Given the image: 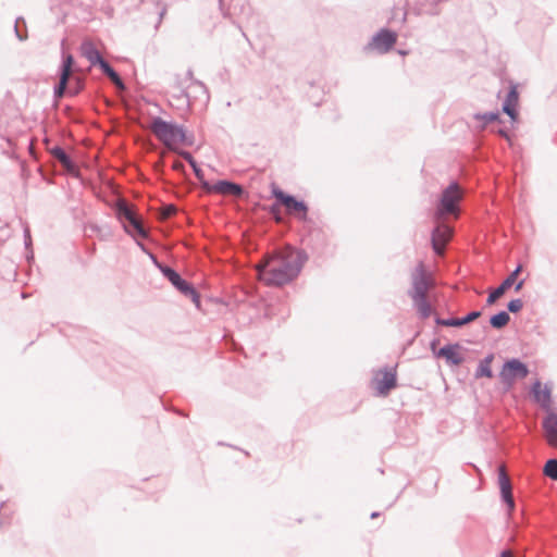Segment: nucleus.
Instances as JSON below:
<instances>
[{
    "label": "nucleus",
    "mask_w": 557,
    "mask_h": 557,
    "mask_svg": "<svg viewBox=\"0 0 557 557\" xmlns=\"http://www.w3.org/2000/svg\"><path fill=\"white\" fill-rule=\"evenodd\" d=\"M123 228L131 236L138 235L143 238L148 237L147 230L137 216H134L128 223H124Z\"/></svg>",
    "instance_id": "21"
},
{
    "label": "nucleus",
    "mask_w": 557,
    "mask_h": 557,
    "mask_svg": "<svg viewBox=\"0 0 557 557\" xmlns=\"http://www.w3.org/2000/svg\"><path fill=\"white\" fill-rule=\"evenodd\" d=\"M379 516H380V513H379V512H376V511H374V512H372V513H371V518H372V519H374V518H376V517H379Z\"/></svg>",
    "instance_id": "46"
},
{
    "label": "nucleus",
    "mask_w": 557,
    "mask_h": 557,
    "mask_svg": "<svg viewBox=\"0 0 557 557\" xmlns=\"http://www.w3.org/2000/svg\"><path fill=\"white\" fill-rule=\"evenodd\" d=\"M473 119L482 122V124L479 127H480V129H484L488 123L499 120V113L498 112L475 113L473 115Z\"/></svg>",
    "instance_id": "28"
},
{
    "label": "nucleus",
    "mask_w": 557,
    "mask_h": 557,
    "mask_svg": "<svg viewBox=\"0 0 557 557\" xmlns=\"http://www.w3.org/2000/svg\"><path fill=\"white\" fill-rule=\"evenodd\" d=\"M512 552L510 549H504L502 553H500V557H512Z\"/></svg>",
    "instance_id": "41"
},
{
    "label": "nucleus",
    "mask_w": 557,
    "mask_h": 557,
    "mask_svg": "<svg viewBox=\"0 0 557 557\" xmlns=\"http://www.w3.org/2000/svg\"><path fill=\"white\" fill-rule=\"evenodd\" d=\"M519 94L517 90V86H511L507 97L503 103V112L506 113L512 121H515L518 116V112L516 107L518 104Z\"/></svg>",
    "instance_id": "16"
},
{
    "label": "nucleus",
    "mask_w": 557,
    "mask_h": 557,
    "mask_svg": "<svg viewBox=\"0 0 557 557\" xmlns=\"http://www.w3.org/2000/svg\"><path fill=\"white\" fill-rule=\"evenodd\" d=\"M523 283H524V281H523V280H522V281H519V282L515 285V290H516V292H519V290L522 288Z\"/></svg>",
    "instance_id": "44"
},
{
    "label": "nucleus",
    "mask_w": 557,
    "mask_h": 557,
    "mask_svg": "<svg viewBox=\"0 0 557 557\" xmlns=\"http://www.w3.org/2000/svg\"><path fill=\"white\" fill-rule=\"evenodd\" d=\"M81 54L86 58L91 65H97L100 60L103 59L95 44L89 40L82 42Z\"/></svg>",
    "instance_id": "18"
},
{
    "label": "nucleus",
    "mask_w": 557,
    "mask_h": 557,
    "mask_svg": "<svg viewBox=\"0 0 557 557\" xmlns=\"http://www.w3.org/2000/svg\"><path fill=\"white\" fill-rule=\"evenodd\" d=\"M396 40L397 34L395 32L382 28L372 37V40L367 45L366 49H374L380 53H386L394 47Z\"/></svg>",
    "instance_id": "8"
},
{
    "label": "nucleus",
    "mask_w": 557,
    "mask_h": 557,
    "mask_svg": "<svg viewBox=\"0 0 557 557\" xmlns=\"http://www.w3.org/2000/svg\"><path fill=\"white\" fill-rule=\"evenodd\" d=\"M397 384L396 371L394 369H385L382 379L377 382V391L380 394L385 395Z\"/></svg>",
    "instance_id": "17"
},
{
    "label": "nucleus",
    "mask_w": 557,
    "mask_h": 557,
    "mask_svg": "<svg viewBox=\"0 0 557 557\" xmlns=\"http://www.w3.org/2000/svg\"><path fill=\"white\" fill-rule=\"evenodd\" d=\"M85 232L87 235L91 236L92 234L99 235L101 238H103V235L101 233V227L97 224H87L85 226Z\"/></svg>",
    "instance_id": "34"
},
{
    "label": "nucleus",
    "mask_w": 557,
    "mask_h": 557,
    "mask_svg": "<svg viewBox=\"0 0 557 557\" xmlns=\"http://www.w3.org/2000/svg\"><path fill=\"white\" fill-rule=\"evenodd\" d=\"M437 344H438V339H433V341L431 342V345H430V346H431V349L433 350V352H434V354L437 351V350H435V348H436Z\"/></svg>",
    "instance_id": "42"
},
{
    "label": "nucleus",
    "mask_w": 557,
    "mask_h": 557,
    "mask_svg": "<svg viewBox=\"0 0 557 557\" xmlns=\"http://www.w3.org/2000/svg\"><path fill=\"white\" fill-rule=\"evenodd\" d=\"M431 285V280L423 263H419L411 273V289H409L408 295L411 299L426 297Z\"/></svg>",
    "instance_id": "5"
},
{
    "label": "nucleus",
    "mask_w": 557,
    "mask_h": 557,
    "mask_svg": "<svg viewBox=\"0 0 557 557\" xmlns=\"http://www.w3.org/2000/svg\"><path fill=\"white\" fill-rule=\"evenodd\" d=\"M531 393L533 395L534 401L537 403L543 409H550L552 391L549 387L544 386V388H542V383L540 381H535L531 387Z\"/></svg>",
    "instance_id": "13"
},
{
    "label": "nucleus",
    "mask_w": 557,
    "mask_h": 557,
    "mask_svg": "<svg viewBox=\"0 0 557 557\" xmlns=\"http://www.w3.org/2000/svg\"><path fill=\"white\" fill-rule=\"evenodd\" d=\"M194 173H195V176L197 177V180L200 182V184L202 185L203 182H207L205 180V173L198 166L197 162L194 163V166H191Z\"/></svg>",
    "instance_id": "36"
},
{
    "label": "nucleus",
    "mask_w": 557,
    "mask_h": 557,
    "mask_svg": "<svg viewBox=\"0 0 557 557\" xmlns=\"http://www.w3.org/2000/svg\"><path fill=\"white\" fill-rule=\"evenodd\" d=\"M202 188L208 193H216L221 195H231L240 198L245 194V189L242 185L227 180H220L214 184L209 182L202 183Z\"/></svg>",
    "instance_id": "9"
},
{
    "label": "nucleus",
    "mask_w": 557,
    "mask_h": 557,
    "mask_svg": "<svg viewBox=\"0 0 557 557\" xmlns=\"http://www.w3.org/2000/svg\"><path fill=\"white\" fill-rule=\"evenodd\" d=\"M20 21H23V20H22V18H17V20H16V22H15V26H14V32H15L16 37H17L21 41H23V40H25V39H26L27 35H26V34H22V33H21V30H20V28H18V23H20Z\"/></svg>",
    "instance_id": "39"
},
{
    "label": "nucleus",
    "mask_w": 557,
    "mask_h": 557,
    "mask_svg": "<svg viewBox=\"0 0 557 557\" xmlns=\"http://www.w3.org/2000/svg\"><path fill=\"white\" fill-rule=\"evenodd\" d=\"M451 236V228L446 224H437L431 235V243L434 252L438 256L444 255L446 244Z\"/></svg>",
    "instance_id": "10"
},
{
    "label": "nucleus",
    "mask_w": 557,
    "mask_h": 557,
    "mask_svg": "<svg viewBox=\"0 0 557 557\" xmlns=\"http://www.w3.org/2000/svg\"><path fill=\"white\" fill-rule=\"evenodd\" d=\"M307 259L300 250L270 255L258 265V276L269 286L288 284L298 276Z\"/></svg>",
    "instance_id": "1"
},
{
    "label": "nucleus",
    "mask_w": 557,
    "mask_h": 557,
    "mask_svg": "<svg viewBox=\"0 0 557 557\" xmlns=\"http://www.w3.org/2000/svg\"><path fill=\"white\" fill-rule=\"evenodd\" d=\"M153 264L161 271L164 277L171 282V284L180 290L185 297H188L191 299V301L199 307L200 306V295L195 289V287L188 283L186 280H184L178 272H176L173 268L162 264L159 262V260L156 258L154 255L149 253Z\"/></svg>",
    "instance_id": "3"
},
{
    "label": "nucleus",
    "mask_w": 557,
    "mask_h": 557,
    "mask_svg": "<svg viewBox=\"0 0 557 557\" xmlns=\"http://www.w3.org/2000/svg\"><path fill=\"white\" fill-rule=\"evenodd\" d=\"M51 156L57 159L65 170H73L74 162L72 158L60 146H54L50 149Z\"/></svg>",
    "instance_id": "22"
},
{
    "label": "nucleus",
    "mask_w": 557,
    "mask_h": 557,
    "mask_svg": "<svg viewBox=\"0 0 557 557\" xmlns=\"http://www.w3.org/2000/svg\"><path fill=\"white\" fill-rule=\"evenodd\" d=\"M84 86H85L84 78L81 76H74L73 77V86L69 87V92L72 96H75L84 89Z\"/></svg>",
    "instance_id": "31"
},
{
    "label": "nucleus",
    "mask_w": 557,
    "mask_h": 557,
    "mask_svg": "<svg viewBox=\"0 0 557 557\" xmlns=\"http://www.w3.org/2000/svg\"><path fill=\"white\" fill-rule=\"evenodd\" d=\"M270 213L273 215L276 222H282L283 218L278 208V205L274 203L270 208Z\"/></svg>",
    "instance_id": "37"
},
{
    "label": "nucleus",
    "mask_w": 557,
    "mask_h": 557,
    "mask_svg": "<svg viewBox=\"0 0 557 557\" xmlns=\"http://www.w3.org/2000/svg\"><path fill=\"white\" fill-rule=\"evenodd\" d=\"M522 270V267L521 265H518L503 282L502 284L495 288L494 290H492L488 296H487V299H486V304L487 305H493L499 297H502L505 292L510 288L516 280H517V276L518 274L521 272Z\"/></svg>",
    "instance_id": "12"
},
{
    "label": "nucleus",
    "mask_w": 557,
    "mask_h": 557,
    "mask_svg": "<svg viewBox=\"0 0 557 557\" xmlns=\"http://www.w3.org/2000/svg\"><path fill=\"white\" fill-rule=\"evenodd\" d=\"M510 321V315L507 311L502 310L490 318V324L496 330L505 327Z\"/></svg>",
    "instance_id": "27"
},
{
    "label": "nucleus",
    "mask_w": 557,
    "mask_h": 557,
    "mask_svg": "<svg viewBox=\"0 0 557 557\" xmlns=\"http://www.w3.org/2000/svg\"><path fill=\"white\" fill-rule=\"evenodd\" d=\"M272 194L276 201L285 207L288 214H295L300 221L307 220L309 208L304 200H298L280 188H273Z\"/></svg>",
    "instance_id": "4"
},
{
    "label": "nucleus",
    "mask_w": 557,
    "mask_h": 557,
    "mask_svg": "<svg viewBox=\"0 0 557 557\" xmlns=\"http://www.w3.org/2000/svg\"><path fill=\"white\" fill-rule=\"evenodd\" d=\"M115 213L116 218L122 222V224L128 223L134 216H136L133 210L124 201H121L116 205Z\"/></svg>",
    "instance_id": "26"
},
{
    "label": "nucleus",
    "mask_w": 557,
    "mask_h": 557,
    "mask_svg": "<svg viewBox=\"0 0 557 557\" xmlns=\"http://www.w3.org/2000/svg\"><path fill=\"white\" fill-rule=\"evenodd\" d=\"M543 428L549 443L557 446V413L549 412L543 420Z\"/></svg>",
    "instance_id": "19"
},
{
    "label": "nucleus",
    "mask_w": 557,
    "mask_h": 557,
    "mask_svg": "<svg viewBox=\"0 0 557 557\" xmlns=\"http://www.w3.org/2000/svg\"><path fill=\"white\" fill-rule=\"evenodd\" d=\"M529 374V369L521 360L512 358L507 360L499 373L503 383L511 385L516 379H524Z\"/></svg>",
    "instance_id": "7"
},
{
    "label": "nucleus",
    "mask_w": 557,
    "mask_h": 557,
    "mask_svg": "<svg viewBox=\"0 0 557 557\" xmlns=\"http://www.w3.org/2000/svg\"><path fill=\"white\" fill-rule=\"evenodd\" d=\"M190 87L195 88L197 91L201 92L202 95H205L208 98V89H207L206 85L202 82L194 81L191 83Z\"/></svg>",
    "instance_id": "35"
},
{
    "label": "nucleus",
    "mask_w": 557,
    "mask_h": 557,
    "mask_svg": "<svg viewBox=\"0 0 557 557\" xmlns=\"http://www.w3.org/2000/svg\"><path fill=\"white\" fill-rule=\"evenodd\" d=\"M180 144H184V145H187V146H191L194 144V136L193 135H187L186 134V140L184 141H180Z\"/></svg>",
    "instance_id": "40"
},
{
    "label": "nucleus",
    "mask_w": 557,
    "mask_h": 557,
    "mask_svg": "<svg viewBox=\"0 0 557 557\" xmlns=\"http://www.w3.org/2000/svg\"><path fill=\"white\" fill-rule=\"evenodd\" d=\"M497 133H498L502 137L508 138V133H507V131H506V129H504V128H499V129L497 131Z\"/></svg>",
    "instance_id": "43"
},
{
    "label": "nucleus",
    "mask_w": 557,
    "mask_h": 557,
    "mask_svg": "<svg viewBox=\"0 0 557 557\" xmlns=\"http://www.w3.org/2000/svg\"><path fill=\"white\" fill-rule=\"evenodd\" d=\"M498 484L500 488L502 498L504 503L507 505L508 513L510 515L515 509V499L512 495L511 483L504 467H500L498 469Z\"/></svg>",
    "instance_id": "11"
},
{
    "label": "nucleus",
    "mask_w": 557,
    "mask_h": 557,
    "mask_svg": "<svg viewBox=\"0 0 557 557\" xmlns=\"http://www.w3.org/2000/svg\"><path fill=\"white\" fill-rule=\"evenodd\" d=\"M494 359L493 354L487 355L483 360L480 361L476 370L475 377H488L493 376V371L491 369V363Z\"/></svg>",
    "instance_id": "25"
},
{
    "label": "nucleus",
    "mask_w": 557,
    "mask_h": 557,
    "mask_svg": "<svg viewBox=\"0 0 557 557\" xmlns=\"http://www.w3.org/2000/svg\"><path fill=\"white\" fill-rule=\"evenodd\" d=\"M149 128L158 140L171 151H176L177 144L186 140V132L182 125L164 121L160 116L151 120Z\"/></svg>",
    "instance_id": "2"
},
{
    "label": "nucleus",
    "mask_w": 557,
    "mask_h": 557,
    "mask_svg": "<svg viewBox=\"0 0 557 557\" xmlns=\"http://www.w3.org/2000/svg\"><path fill=\"white\" fill-rule=\"evenodd\" d=\"M137 245H138L143 250H145V246H144L140 242H137Z\"/></svg>",
    "instance_id": "47"
},
{
    "label": "nucleus",
    "mask_w": 557,
    "mask_h": 557,
    "mask_svg": "<svg viewBox=\"0 0 557 557\" xmlns=\"http://www.w3.org/2000/svg\"><path fill=\"white\" fill-rule=\"evenodd\" d=\"M74 57L71 53H62V63L59 69V75L72 77L74 73Z\"/></svg>",
    "instance_id": "23"
},
{
    "label": "nucleus",
    "mask_w": 557,
    "mask_h": 557,
    "mask_svg": "<svg viewBox=\"0 0 557 557\" xmlns=\"http://www.w3.org/2000/svg\"><path fill=\"white\" fill-rule=\"evenodd\" d=\"M460 348L459 344H448L444 347L440 348L435 356L437 358H445L446 361L453 366H459L462 363L463 358L460 354L457 352V349Z\"/></svg>",
    "instance_id": "15"
},
{
    "label": "nucleus",
    "mask_w": 557,
    "mask_h": 557,
    "mask_svg": "<svg viewBox=\"0 0 557 557\" xmlns=\"http://www.w3.org/2000/svg\"><path fill=\"white\" fill-rule=\"evenodd\" d=\"M481 314H482L481 311L474 310V311L469 312L467 315H465L462 318L443 319V318L436 317L435 323L437 325H442V326L461 327L470 322L475 321L476 319H479L481 317Z\"/></svg>",
    "instance_id": "14"
},
{
    "label": "nucleus",
    "mask_w": 557,
    "mask_h": 557,
    "mask_svg": "<svg viewBox=\"0 0 557 557\" xmlns=\"http://www.w3.org/2000/svg\"><path fill=\"white\" fill-rule=\"evenodd\" d=\"M459 200V185L456 182H453L442 193V197L440 199V205L437 208V214L445 215L455 213L457 211V205Z\"/></svg>",
    "instance_id": "6"
},
{
    "label": "nucleus",
    "mask_w": 557,
    "mask_h": 557,
    "mask_svg": "<svg viewBox=\"0 0 557 557\" xmlns=\"http://www.w3.org/2000/svg\"><path fill=\"white\" fill-rule=\"evenodd\" d=\"M543 472L552 480H557V459H548L544 466Z\"/></svg>",
    "instance_id": "30"
},
{
    "label": "nucleus",
    "mask_w": 557,
    "mask_h": 557,
    "mask_svg": "<svg viewBox=\"0 0 557 557\" xmlns=\"http://www.w3.org/2000/svg\"><path fill=\"white\" fill-rule=\"evenodd\" d=\"M165 12H166V9H165V8H163V9L160 11V13H159V22H158V24H160V23H161V21H162L163 16H164V14H165Z\"/></svg>",
    "instance_id": "45"
},
{
    "label": "nucleus",
    "mask_w": 557,
    "mask_h": 557,
    "mask_svg": "<svg viewBox=\"0 0 557 557\" xmlns=\"http://www.w3.org/2000/svg\"><path fill=\"white\" fill-rule=\"evenodd\" d=\"M25 248L28 249L32 246L30 230L27 225L23 230Z\"/></svg>",
    "instance_id": "38"
},
{
    "label": "nucleus",
    "mask_w": 557,
    "mask_h": 557,
    "mask_svg": "<svg viewBox=\"0 0 557 557\" xmlns=\"http://www.w3.org/2000/svg\"><path fill=\"white\" fill-rule=\"evenodd\" d=\"M523 307V301L520 298L512 299L508 302L507 309L511 313L520 311Z\"/></svg>",
    "instance_id": "32"
},
{
    "label": "nucleus",
    "mask_w": 557,
    "mask_h": 557,
    "mask_svg": "<svg viewBox=\"0 0 557 557\" xmlns=\"http://www.w3.org/2000/svg\"><path fill=\"white\" fill-rule=\"evenodd\" d=\"M220 3H222V0H220Z\"/></svg>",
    "instance_id": "48"
},
{
    "label": "nucleus",
    "mask_w": 557,
    "mask_h": 557,
    "mask_svg": "<svg viewBox=\"0 0 557 557\" xmlns=\"http://www.w3.org/2000/svg\"><path fill=\"white\" fill-rule=\"evenodd\" d=\"M412 302L421 319H428L431 315L432 306L428 300V296L413 298Z\"/></svg>",
    "instance_id": "24"
},
{
    "label": "nucleus",
    "mask_w": 557,
    "mask_h": 557,
    "mask_svg": "<svg viewBox=\"0 0 557 557\" xmlns=\"http://www.w3.org/2000/svg\"><path fill=\"white\" fill-rule=\"evenodd\" d=\"M97 65H99L102 73L114 84L116 88L121 90L125 89L124 82L109 62H107L104 59H101Z\"/></svg>",
    "instance_id": "20"
},
{
    "label": "nucleus",
    "mask_w": 557,
    "mask_h": 557,
    "mask_svg": "<svg viewBox=\"0 0 557 557\" xmlns=\"http://www.w3.org/2000/svg\"><path fill=\"white\" fill-rule=\"evenodd\" d=\"M180 157H182L190 166H194V163H196V160L191 156V153L187 150L177 149L175 151Z\"/></svg>",
    "instance_id": "33"
},
{
    "label": "nucleus",
    "mask_w": 557,
    "mask_h": 557,
    "mask_svg": "<svg viewBox=\"0 0 557 557\" xmlns=\"http://www.w3.org/2000/svg\"><path fill=\"white\" fill-rule=\"evenodd\" d=\"M70 77L59 75V83L53 87L54 99H61L69 90Z\"/></svg>",
    "instance_id": "29"
}]
</instances>
